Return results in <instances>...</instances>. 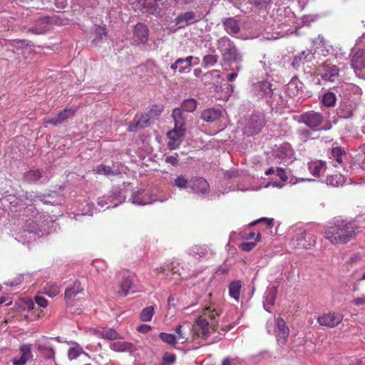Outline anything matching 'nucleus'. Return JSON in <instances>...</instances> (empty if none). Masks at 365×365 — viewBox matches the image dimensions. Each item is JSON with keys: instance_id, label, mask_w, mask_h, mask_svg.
<instances>
[{"instance_id": "nucleus-1", "label": "nucleus", "mask_w": 365, "mask_h": 365, "mask_svg": "<svg viewBox=\"0 0 365 365\" xmlns=\"http://www.w3.org/2000/svg\"><path fill=\"white\" fill-rule=\"evenodd\" d=\"M356 227L351 222L345 220H336L327 226L324 237L332 245H345L356 237Z\"/></svg>"}, {"instance_id": "nucleus-2", "label": "nucleus", "mask_w": 365, "mask_h": 365, "mask_svg": "<svg viewBox=\"0 0 365 365\" xmlns=\"http://www.w3.org/2000/svg\"><path fill=\"white\" fill-rule=\"evenodd\" d=\"M220 312V309L215 304L205 307L202 314L196 319V324L200 329L198 334L207 338L211 330H215L219 322Z\"/></svg>"}, {"instance_id": "nucleus-3", "label": "nucleus", "mask_w": 365, "mask_h": 365, "mask_svg": "<svg viewBox=\"0 0 365 365\" xmlns=\"http://www.w3.org/2000/svg\"><path fill=\"white\" fill-rule=\"evenodd\" d=\"M299 123H304L313 131L328 130L331 125L325 120L322 113L314 110L304 112L299 115Z\"/></svg>"}, {"instance_id": "nucleus-4", "label": "nucleus", "mask_w": 365, "mask_h": 365, "mask_svg": "<svg viewBox=\"0 0 365 365\" xmlns=\"http://www.w3.org/2000/svg\"><path fill=\"white\" fill-rule=\"evenodd\" d=\"M217 49L222 55V60L225 63H239L242 61V55L235 43L228 37L223 36L217 40Z\"/></svg>"}, {"instance_id": "nucleus-5", "label": "nucleus", "mask_w": 365, "mask_h": 365, "mask_svg": "<svg viewBox=\"0 0 365 365\" xmlns=\"http://www.w3.org/2000/svg\"><path fill=\"white\" fill-rule=\"evenodd\" d=\"M266 120L262 114H253L246 120L243 128L244 134L252 136L261 132L265 125Z\"/></svg>"}, {"instance_id": "nucleus-6", "label": "nucleus", "mask_w": 365, "mask_h": 365, "mask_svg": "<svg viewBox=\"0 0 365 365\" xmlns=\"http://www.w3.org/2000/svg\"><path fill=\"white\" fill-rule=\"evenodd\" d=\"M318 73L324 81L335 83L340 80L339 67L329 61H326L319 66Z\"/></svg>"}, {"instance_id": "nucleus-7", "label": "nucleus", "mask_w": 365, "mask_h": 365, "mask_svg": "<svg viewBox=\"0 0 365 365\" xmlns=\"http://www.w3.org/2000/svg\"><path fill=\"white\" fill-rule=\"evenodd\" d=\"M317 237L312 233L299 230L293 238V244L296 247L309 250L316 244Z\"/></svg>"}, {"instance_id": "nucleus-8", "label": "nucleus", "mask_w": 365, "mask_h": 365, "mask_svg": "<svg viewBox=\"0 0 365 365\" xmlns=\"http://www.w3.org/2000/svg\"><path fill=\"white\" fill-rule=\"evenodd\" d=\"M185 135V130L183 129H178L174 128L167 133L168 138V148L170 150L178 148L183 140Z\"/></svg>"}, {"instance_id": "nucleus-9", "label": "nucleus", "mask_w": 365, "mask_h": 365, "mask_svg": "<svg viewBox=\"0 0 365 365\" xmlns=\"http://www.w3.org/2000/svg\"><path fill=\"white\" fill-rule=\"evenodd\" d=\"M21 356L19 358H14L12 360L13 365H25L28 361L33 359L32 346L28 344L21 345L19 348Z\"/></svg>"}, {"instance_id": "nucleus-10", "label": "nucleus", "mask_w": 365, "mask_h": 365, "mask_svg": "<svg viewBox=\"0 0 365 365\" xmlns=\"http://www.w3.org/2000/svg\"><path fill=\"white\" fill-rule=\"evenodd\" d=\"M342 319L343 317L341 314L329 312L317 318V322L322 326L335 327L342 321Z\"/></svg>"}, {"instance_id": "nucleus-11", "label": "nucleus", "mask_w": 365, "mask_h": 365, "mask_svg": "<svg viewBox=\"0 0 365 365\" xmlns=\"http://www.w3.org/2000/svg\"><path fill=\"white\" fill-rule=\"evenodd\" d=\"M190 187L194 192L205 194L210 190V185L207 181L201 177L192 178L190 181Z\"/></svg>"}, {"instance_id": "nucleus-12", "label": "nucleus", "mask_w": 365, "mask_h": 365, "mask_svg": "<svg viewBox=\"0 0 365 365\" xmlns=\"http://www.w3.org/2000/svg\"><path fill=\"white\" fill-rule=\"evenodd\" d=\"M276 324L278 329L277 334V341L279 344H284L289 334V329L282 317L277 318Z\"/></svg>"}, {"instance_id": "nucleus-13", "label": "nucleus", "mask_w": 365, "mask_h": 365, "mask_svg": "<svg viewBox=\"0 0 365 365\" xmlns=\"http://www.w3.org/2000/svg\"><path fill=\"white\" fill-rule=\"evenodd\" d=\"M195 13L192 11H186L178 15L175 19V22L179 29L185 28L187 25L196 22Z\"/></svg>"}, {"instance_id": "nucleus-14", "label": "nucleus", "mask_w": 365, "mask_h": 365, "mask_svg": "<svg viewBox=\"0 0 365 365\" xmlns=\"http://www.w3.org/2000/svg\"><path fill=\"white\" fill-rule=\"evenodd\" d=\"M148 33L149 30L146 25L138 23L133 30L135 41L140 43H145L148 40Z\"/></svg>"}, {"instance_id": "nucleus-15", "label": "nucleus", "mask_w": 365, "mask_h": 365, "mask_svg": "<svg viewBox=\"0 0 365 365\" xmlns=\"http://www.w3.org/2000/svg\"><path fill=\"white\" fill-rule=\"evenodd\" d=\"M37 350L46 359H54L55 351L49 340L38 341L36 344Z\"/></svg>"}, {"instance_id": "nucleus-16", "label": "nucleus", "mask_w": 365, "mask_h": 365, "mask_svg": "<svg viewBox=\"0 0 365 365\" xmlns=\"http://www.w3.org/2000/svg\"><path fill=\"white\" fill-rule=\"evenodd\" d=\"M351 66L355 72L365 68V49H359L353 54Z\"/></svg>"}, {"instance_id": "nucleus-17", "label": "nucleus", "mask_w": 365, "mask_h": 365, "mask_svg": "<svg viewBox=\"0 0 365 365\" xmlns=\"http://www.w3.org/2000/svg\"><path fill=\"white\" fill-rule=\"evenodd\" d=\"M164 4L163 0H144L143 7L146 12L153 15H159L161 12V7Z\"/></svg>"}, {"instance_id": "nucleus-18", "label": "nucleus", "mask_w": 365, "mask_h": 365, "mask_svg": "<svg viewBox=\"0 0 365 365\" xmlns=\"http://www.w3.org/2000/svg\"><path fill=\"white\" fill-rule=\"evenodd\" d=\"M194 59V57L192 56H189L185 58H178L170 66L171 69L173 71L178 70V72L182 73L185 72L187 69H189L192 65V61Z\"/></svg>"}, {"instance_id": "nucleus-19", "label": "nucleus", "mask_w": 365, "mask_h": 365, "mask_svg": "<svg viewBox=\"0 0 365 365\" xmlns=\"http://www.w3.org/2000/svg\"><path fill=\"white\" fill-rule=\"evenodd\" d=\"M225 30L230 35L237 34L240 31V26L238 20L233 17L225 19L222 21Z\"/></svg>"}, {"instance_id": "nucleus-20", "label": "nucleus", "mask_w": 365, "mask_h": 365, "mask_svg": "<svg viewBox=\"0 0 365 365\" xmlns=\"http://www.w3.org/2000/svg\"><path fill=\"white\" fill-rule=\"evenodd\" d=\"M150 120V115L148 113H143L135 123L129 125L128 130L129 132H135L138 128H145L149 125Z\"/></svg>"}, {"instance_id": "nucleus-21", "label": "nucleus", "mask_w": 365, "mask_h": 365, "mask_svg": "<svg viewBox=\"0 0 365 365\" xmlns=\"http://www.w3.org/2000/svg\"><path fill=\"white\" fill-rule=\"evenodd\" d=\"M172 117L173 118L175 126L178 129H183L186 131L185 128V117L184 116L183 112L180 108H174L172 113Z\"/></svg>"}, {"instance_id": "nucleus-22", "label": "nucleus", "mask_w": 365, "mask_h": 365, "mask_svg": "<svg viewBox=\"0 0 365 365\" xmlns=\"http://www.w3.org/2000/svg\"><path fill=\"white\" fill-rule=\"evenodd\" d=\"M345 155V150L338 146H334L331 148L329 152V158L335 161L334 166L336 167L338 165H341L343 163V156Z\"/></svg>"}, {"instance_id": "nucleus-23", "label": "nucleus", "mask_w": 365, "mask_h": 365, "mask_svg": "<svg viewBox=\"0 0 365 365\" xmlns=\"http://www.w3.org/2000/svg\"><path fill=\"white\" fill-rule=\"evenodd\" d=\"M222 115L221 111L218 109L208 108L201 113V118L206 122L212 123L219 119Z\"/></svg>"}, {"instance_id": "nucleus-24", "label": "nucleus", "mask_w": 365, "mask_h": 365, "mask_svg": "<svg viewBox=\"0 0 365 365\" xmlns=\"http://www.w3.org/2000/svg\"><path fill=\"white\" fill-rule=\"evenodd\" d=\"M43 170L42 169H30L24 174V181L26 182H35L40 180L43 176Z\"/></svg>"}, {"instance_id": "nucleus-25", "label": "nucleus", "mask_w": 365, "mask_h": 365, "mask_svg": "<svg viewBox=\"0 0 365 365\" xmlns=\"http://www.w3.org/2000/svg\"><path fill=\"white\" fill-rule=\"evenodd\" d=\"M93 171L96 174L105 175L106 176L118 175L120 174V172L118 170H113L110 166L103 164L96 166V168L93 169Z\"/></svg>"}, {"instance_id": "nucleus-26", "label": "nucleus", "mask_w": 365, "mask_h": 365, "mask_svg": "<svg viewBox=\"0 0 365 365\" xmlns=\"http://www.w3.org/2000/svg\"><path fill=\"white\" fill-rule=\"evenodd\" d=\"M327 184L332 187H339L344 183L345 179L344 175L337 173L329 175L327 178Z\"/></svg>"}, {"instance_id": "nucleus-27", "label": "nucleus", "mask_w": 365, "mask_h": 365, "mask_svg": "<svg viewBox=\"0 0 365 365\" xmlns=\"http://www.w3.org/2000/svg\"><path fill=\"white\" fill-rule=\"evenodd\" d=\"M76 110L73 108H66L63 110L59 112L56 115V119L59 125L62 124L67 119L74 116Z\"/></svg>"}, {"instance_id": "nucleus-28", "label": "nucleus", "mask_w": 365, "mask_h": 365, "mask_svg": "<svg viewBox=\"0 0 365 365\" xmlns=\"http://www.w3.org/2000/svg\"><path fill=\"white\" fill-rule=\"evenodd\" d=\"M120 294L124 295L131 294L135 292L132 281L128 279H124L120 285Z\"/></svg>"}, {"instance_id": "nucleus-29", "label": "nucleus", "mask_w": 365, "mask_h": 365, "mask_svg": "<svg viewBox=\"0 0 365 365\" xmlns=\"http://www.w3.org/2000/svg\"><path fill=\"white\" fill-rule=\"evenodd\" d=\"M110 348L115 351H130L133 345L126 341H115L110 344Z\"/></svg>"}, {"instance_id": "nucleus-30", "label": "nucleus", "mask_w": 365, "mask_h": 365, "mask_svg": "<svg viewBox=\"0 0 365 365\" xmlns=\"http://www.w3.org/2000/svg\"><path fill=\"white\" fill-rule=\"evenodd\" d=\"M197 106V102L196 100L194 98H188L182 103L180 108L182 109V112L192 113L196 110Z\"/></svg>"}, {"instance_id": "nucleus-31", "label": "nucleus", "mask_w": 365, "mask_h": 365, "mask_svg": "<svg viewBox=\"0 0 365 365\" xmlns=\"http://www.w3.org/2000/svg\"><path fill=\"white\" fill-rule=\"evenodd\" d=\"M309 169L310 170V173L314 176L317 177L319 175L322 170L326 169V162L319 160L317 162L312 163L309 166Z\"/></svg>"}, {"instance_id": "nucleus-32", "label": "nucleus", "mask_w": 365, "mask_h": 365, "mask_svg": "<svg viewBox=\"0 0 365 365\" xmlns=\"http://www.w3.org/2000/svg\"><path fill=\"white\" fill-rule=\"evenodd\" d=\"M322 102L327 107H333L336 104V96L333 92L328 91L324 94Z\"/></svg>"}, {"instance_id": "nucleus-33", "label": "nucleus", "mask_w": 365, "mask_h": 365, "mask_svg": "<svg viewBox=\"0 0 365 365\" xmlns=\"http://www.w3.org/2000/svg\"><path fill=\"white\" fill-rule=\"evenodd\" d=\"M43 294L48 297H56L59 294V288L56 283H47L43 288Z\"/></svg>"}, {"instance_id": "nucleus-34", "label": "nucleus", "mask_w": 365, "mask_h": 365, "mask_svg": "<svg viewBox=\"0 0 365 365\" xmlns=\"http://www.w3.org/2000/svg\"><path fill=\"white\" fill-rule=\"evenodd\" d=\"M192 253L196 257H206L209 255V248L206 245H195L192 249Z\"/></svg>"}, {"instance_id": "nucleus-35", "label": "nucleus", "mask_w": 365, "mask_h": 365, "mask_svg": "<svg viewBox=\"0 0 365 365\" xmlns=\"http://www.w3.org/2000/svg\"><path fill=\"white\" fill-rule=\"evenodd\" d=\"M272 85L267 81L259 82L255 85L256 89L259 90L261 96L264 95H272V90L271 88Z\"/></svg>"}, {"instance_id": "nucleus-36", "label": "nucleus", "mask_w": 365, "mask_h": 365, "mask_svg": "<svg viewBox=\"0 0 365 365\" xmlns=\"http://www.w3.org/2000/svg\"><path fill=\"white\" fill-rule=\"evenodd\" d=\"M81 354H84L85 356H88V354L84 352L82 347L78 345L71 347L68 351V357L71 360L78 358Z\"/></svg>"}, {"instance_id": "nucleus-37", "label": "nucleus", "mask_w": 365, "mask_h": 365, "mask_svg": "<svg viewBox=\"0 0 365 365\" xmlns=\"http://www.w3.org/2000/svg\"><path fill=\"white\" fill-rule=\"evenodd\" d=\"M242 288V282L240 280L232 282L229 285V294L230 297H239L240 289Z\"/></svg>"}, {"instance_id": "nucleus-38", "label": "nucleus", "mask_w": 365, "mask_h": 365, "mask_svg": "<svg viewBox=\"0 0 365 365\" xmlns=\"http://www.w3.org/2000/svg\"><path fill=\"white\" fill-rule=\"evenodd\" d=\"M155 307L153 306H149L144 308L140 314V318L143 322H150L154 314Z\"/></svg>"}, {"instance_id": "nucleus-39", "label": "nucleus", "mask_w": 365, "mask_h": 365, "mask_svg": "<svg viewBox=\"0 0 365 365\" xmlns=\"http://www.w3.org/2000/svg\"><path fill=\"white\" fill-rule=\"evenodd\" d=\"M259 223L264 224L266 229L271 230L274 226V219L273 218H267V217H262L260 219L254 220L253 222H250L248 225V227H253Z\"/></svg>"}, {"instance_id": "nucleus-40", "label": "nucleus", "mask_w": 365, "mask_h": 365, "mask_svg": "<svg viewBox=\"0 0 365 365\" xmlns=\"http://www.w3.org/2000/svg\"><path fill=\"white\" fill-rule=\"evenodd\" d=\"M82 291L83 288L81 287L80 282H76L72 287H68L65 290V297H73L81 293Z\"/></svg>"}, {"instance_id": "nucleus-41", "label": "nucleus", "mask_w": 365, "mask_h": 365, "mask_svg": "<svg viewBox=\"0 0 365 365\" xmlns=\"http://www.w3.org/2000/svg\"><path fill=\"white\" fill-rule=\"evenodd\" d=\"M101 334L103 335V339H106L110 341L121 338L119 334L113 329L103 328V334Z\"/></svg>"}, {"instance_id": "nucleus-42", "label": "nucleus", "mask_w": 365, "mask_h": 365, "mask_svg": "<svg viewBox=\"0 0 365 365\" xmlns=\"http://www.w3.org/2000/svg\"><path fill=\"white\" fill-rule=\"evenodd\" d=\"M261 239V235L260 233H257V235L255 237V242H243L240 245V248L245 252H250L252 250L256 245L257 242H259Z\"/></svg>"}, {"instance_id": "nucleus-43", "label": "nucleus", "mask_w": 365, "mask_h": 365, "mask_svg": "<svg viewBox=\"0 0 365 365\" xmlns=\"http://www.w3.org/2000/svg\"><path fill=\"white\" fill-rule=\"evenodd\" d=\"M272 0H249L250 4L253 5L256 9L266 10Z\"/></svg>"}, {"instance_id": "nucleus-44", "label": "nucleus", "mask_w": 365, "mask_h": 365, "mask_svg": "<svg viewBox=\"0 0 365 365\" xmlns=\"http://www.w3.org/2000/svg\"><path fill=\"white\" fill-rule=\"evenodd\" d=\"M217 60L218 56L217 55H206L202 58V66L204 68L211 67L217 62Z\"/></svg>"}, {"instance_id": "nucleus-45", "label": "nucleus", "mask_w": 365, "mask_h": 365, "mask_svg": "<svg viewBox=\"0 0 365 365\" xmlns=\"http://www.w3.org/2000/svg\"><path fill=\"white\" fill-rule=\"evenodd\" d=\"M159 337L165 343H167V344H168L170 345H173V346L175 345L178 341L177 337L175 336V335H174L173 334L161 332L159 334Z\"/></svg>"}, {"instance_id": "nucleus-46", "label": "nucleus", "mask_w": 365, "mask_h": 365, "mask_svg": "<svg viewBox=\"0 0 365 365\" xmlns=\"http://www.w3.org/2000/svg\"><path fill=\"white\" fill-rule=\"evenodd\" d=\"M291 150V145L289 143H284L281 145L277 150V156L280 158H283L288 155Z\"/></svg>"}, {"instance_id": "nucleus-47", "label": "nucleus", "mask_w": 365, "mask_h": 365, "mask_svg": "<svg viewBox=\"0 0 365 365\" xmlns=\"http://www.w3.org/2000/svg\"><path fill=\"white\" fill-rule=\"evenodd\" d=\"M188 180L183 176L180 175L174 180V185L180 189H185L187 187Z\"/></svg>"}, {"instance_id": "nucleus-48", "label": "nucleus", "mask_w": 365, "mask_h": 365, "mask_svg": "<svg viewBox=\"0 0 365 365\" xmlns=\"http://www.w3.org/2000/svg\"><path fill=\"white\" fill-rule=\"evenodd\" d=\"M297 135L302 142H307L310 138L311 131L307 128H302L298 130Z\"/></svg>"}, {"instance_id": "nucleus-49", "label": "nucleus", "mask_w": 365, "mask_h": 365, "mask_svg": "<svg viewBox=\"0 0 365 365\" xmlns=\"http://www.w3.org/2000/svg\"><path fill=\"white\" fill-rule=\"evenodd\" d=\"M175 355L171 353H165L163 356V365H173L175 361Z\"/></svg>"}, {"instance_id": "nucleus-50", "label": "nucleus", "mask_w": 365, "mask_h": 365, "mask_svg": "<svg viewBox=\"0 0 365 365\" xmlns=\"http://www.w3.org/2000/svg\"><path fill=\"white\" fill-rule=\"evenodd\" d=\"M168 269H170V271L171 272V274L173 277L176 275L175 277H173L175 281L184 278L183 277L181 276L180 273H178L179 270L178 269H176V267L175 266L174 262H172Z\"/></svg>"}, {"instance_id": "nucleus-51", "label": "nucleus", "mask_w": 365, "mask_h": 365, "mask_svg": "<svg viewBox=\"0 0 365 365\" xmlns=\"http://www.w3.org/2000/svg\"><path fill=\"white\" fill-rule=\"evenodd\" d=\"M275 298H265L263 306L267 312H271V307L274 304Z\"/></svg>"}, {"instance_id": "nucleus-52", "label": "nucleus", "mask_w": 365, "mask_h": 365, "mask_svg": "<svg viewBox=\"0 0 365 365\" xmlns=\"http://www.w3.org/2000/svg\"><path fill=\"white\" fill-rule=\"evenodd\" d=\"M22 281H23V276L21 274H19L16 276V278L14 279V280L8 281L5 284L7 286L16 287V286L19 285V284H21Z\"/></svg>"}, {"instance_id": "nucleus-53", "label": "nucleus", "mask_w": 365, "mask_h": 365, "mask_svg": "<svg viewBox=\"0 0 365 365\" xmlns=\"http://www.w3.org/2000/svg\"><path fill=\"white\" fill-rule=\"evenodd\" d=\"M275 173L277 176H278L282 182H285L288 180V177L286 174V172L283 168H277Z\"/></svg>"}, {"instance_id": "nucleus-54", "label": "nucleus", "mask_w": 365, "mask_h": 365, "mask_svg": "<svg viewBox=\"0 0 365 365\" xmlns=\"http://www.w3.org/2000/svg\"><path fill=\"white\" fill-rule=\"evenodd\" d=\"M165 162L171 164L172 165H177L178 164V155L175 153L174 155H170L166 157Z\"/></svg>"}, {"instance_id": "nucleus-55", "label": "nucleus", "mask_w": 365, "mask_h": 365, "mask_svg": "<svg viewBox=\"0 0 365 365\" xmlns=\"http://www.w3.org/2000/svg\"><path fill=\"white\" fill-rule=\"evenodd\" d=\"M175 332L177 334V336H175L177 337V341H180L181 339H185V336L184 334L182 331V326L181 325H178L176 327Z\"/></svg>"}, {"instance_id": "nucleus-56", "label": "nucleus", "mask_w": 365, "mask_h": 365, "mask_svg": "<svg viewBox=\"0 0 365 365\" xmlns=\"http://www.w3.org/2000/svg\"><path fill=\"white\" fill-rule=\"evenodd\" d=\"M36 303L41 307L45 308L48 306V301L46 298H34Z\"/></svg>"}, {"instance_id": "nucleus-57", "label": "nucleus", "mask_w": 365, "mask_h": 365, "mask_svg": "<svg viewBox=\"0 0 365 365\" xmlns=\"http://www.w3.org/2000/svg\"><path fill=\"white\" fill-rule=\"evenodd\" d=\"M151 329V327L148 324H141L137 329V330L142 333H148Z\"/></svg>"}, {"instance_id": "nucleus-58", "label": "nucleus", "mask_w": 365, "mask_h": 365, "mask_svg": "<svg viewBox=\"0 0 365 365\" xmlns=\"http://www.w3.org/2000/svg\"><path fill=\"white\" fill-rule=\"evenodd\" d=\"M349 365H364L362 359L354 358L351 359Z\"/></svg>"}, {"instance_id": "nucleus-59", "label": "nucleus", "mask_w": 365, "mask_h": 365, "mask_svg": "<svg viewBox=\"0 0 365 365\" xmlns=\"http://www.w3.org/2000/svg\"><path fill=\"white\" fill-rule=\"evenodd\" d=\"M44 123L53 125H59L56 117L53 118H48V119L44 120Z\"/></svg>"}, {"instance_id": "nucleus-60", "label": "nucleus", "mask_w": 365, "mask_h": 365, "mask_svg": "<svg viewBox=\"0 0 365 365\" xmlns=\"http://www.w3.org/2000/svg\"><path fill=\"white\" fill-rule=\"evenodd\" d=\"M237 73H231L227 75V80L229 81H234L237 78Z\"/></svg>"}, {"instance_id": "nucleus-61", "label": "nucleus", "mask_w": 365, "mask_h": 365, "mask_svg": "<svg viewBox=\"0 0 365 365\" xmlns=\"http://www.w3.org/2000/svg\"><path fill=\"white\" fill-rule=\"evenodd\" d=\"M133 203L136 204V205H145L147 203V202H145V201H140L138 200V197L137 195L134 196L133 197Z\"/></svg>"}, {"instance_id": "nucleus-62", "label": "nucleus", "mask_w": 365, "mask_h": 365, "mask_svg": "<svg viewBox=\"0 0 365 365\" xmlns=\"http://www.w3.org/2000/svg\"><path fill=\"white\" fill-rule=\"evenodd\" d=\"M255 237V232H251L248 233L247 235H244L242 236V237H243L244 239H245V240H250V239L254 238Z\"/></svg>"}, {"instance_id": "nucleus-63", "label": "nucleus", "mask_w": 365, "mask_h": 365, "mask_svg": "<svg viewBox=\"0 0 365 365\" xmlns=\"http://www.w3.org/2000/svg\"><path fill=\"white\" fill-rule=\"evenodd\" d=\"M365 298H356L353 302L355 305H359L364 302Z\"/></svg>"}, {"instance_id": "nucleus-64", "label": "nucleus", "mask_w": 365, "mask_h": 365, "mask_svg": "<svg viewBox=\"0 0 365 365\" xmlns=\"http://www.w3.org/2000/svg\"><path fill=\"white\" fill-rule=\"evenodd\" d=\"M276 172V170L273 168H269L266 172H265V175H272V174H274Z\"/></svg>"}]
</instances>
